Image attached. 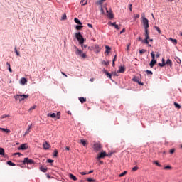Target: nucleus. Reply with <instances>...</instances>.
I'll return each instance as SVG.
<instances>
[{
    "label": "nucleus",
    "mask_w": 182,
    "mask_h": 182,
    "mask_svg": "<svg viewBox=\"0 0 182 182\" xmlns=\"http://www.w3.org/2000/svg\"><path fill=\"white\" fill-rule=\"evenodd\" d=\"M141 19L144 29H149V28H150V26L149 25V19L146 18V14H144V13L141 14Z\"/></svg>",
    "instance_id": "f257e3e1"
},
{
    "label": "nucleus",
    "mask_w": 182,
    "mask_h": 182,
    "mask_svg": "<svg viewBox=\"0 0 182 182\" xmlns=\"http://www.w3.org/2000/svg\"><path fill=\"white\" fill-rule=\"evenodd\" d=\"M74 49L75 50V55L80 56L82 59H86V55L82 50L79 49L76 46H74Z\"/></svg>",
    "instance_id": "f03ea898"
},
{
    "label": "nucleus",
    "mask_w": 182,
    "mask_h": 182,
    "mask_svg": "<svg viewBox=\"0 0 182 182\" xmlns=\"http://www.w3.org/2000/svg\"><path fill=\"white\" fill-rule=\"evenodd\" d=\"M29 97V95H16L14 96V99L16 100H19V102H22L25 100V99H28Z\"/></svg>",
    "instance_id": "7ed1b4c3"
},
{
    "label": "nucleus",
    "mask_w": 182,
    "mask_h": 182,
    "mask_svg": "<svg viewBox=\"0 0 182 182\" xmlns=\"http://www.w3.org/2000/svg\"><path fill=\"white\" fill-rule=\"evenodd\" d=\"M75 38L79 41L80 45H83V43H85V38H83V36H82L80 32L75 33Z\"/></svg>",
    "instance_id": "20e7f679"
},
{
    "label": "nucleus",
    "mask_w": 182,
    "mask_h": 182,
    "mask_svg": "<svg viewBox=\"0 0 182 182\" xmlns=\"http://www.w3.org/2000/svg\"><path fill=\"white\" fill-rule=\"evenodd\" d=\"M48 117H51L52 119L56 117V119L59 120V119H60V112H58L57 113H49L48 114Z\"/></svg>",
    "instance_id": "39448f33"
},
{
    "label": "nucleus",
    "mask_w": 182,
    "mask_h": 182,
    "mask_svg": "<svg viewBox=\"0 0 182 182\" xmlns=\"http://www.w3.org/2000/svg\"><path fill=\"white\" fill-rule=\"evenodd\" d=\"M105 10L107 12V18H109V19H113V18H114V15H113V11H112V9H107V7H105Z\"/></svg>",
    "instance_id": "423d86ee"
},
{
    "label": "nucleus",
    "mask_w": 182,
    "mask_h": 182,
    "mask_svg": "<svg viewBox=\"0 0 182 182\" xmlns=\"http://www.w3.org/2000/svg\"><path fill=\"white\" fill-rule=\"evenodd\" d=\"M95 151H102V144L100 142L94 144Z\"/></svg>",
    "instance_id": "0eeeda50"
},
{
    "label": "nucleus",
    "mask_w": 182,
    "mask_h": 182,
    "mask_svg": "<svg viewBox=\"0 0 182 182\" xmlns=\"http://www.w3.org/2000/svg\"><path fill=\"white\" fill-rule=\"evenodd\" d=\"M23 163L24 164H35V161L29 158H24Z\"/></svg>",
    "instance_id": "6e6552de"
},
{
    "label": "nucleus",
    "mask_w": 182,
    "mask_h": 182,
    "mask_svg": "<svg viewBox=\"0 0 182 182\" xmlns=\"http://www.w3.org/2000/svg\"><path fill=\"white\" fill-rule=\"evenodd\" d=\"M133 82H136V83H139V85H141V86H143V83H141V79H140V77H134L132 79Z\"/></svg>",
    "instance_id": "1a4fd4ad"
},
{
    "label": "nucleus",
    "mask_w": 182,
    "mask_h": 182,
    "mask_svg": "<svg viewBox=\"0 0 182 182\" xmlns=\"http://www.w3.org/2000/svg\"><path fill=\"white\" fill-rule=\"evenodd\" d=\"M107 154L106 152H101L97 156V160H99L100 159H105Z\"/></svg>",
    "instance_id": "9d476101"
},
{
    "label": "nucleus",
    "mask_w": 182,
    "mask_h": 182,
    "mask_svg": "<svg viewBox=\"0 0 182 182\" xmlns=\"http://www.w3.org/2000/svg\"><path fill=\"white\" fill-rule=\"evenodd\" d=\"M43 147L44 150H49V149H50V144H49L48 141H46L43 144Z\"/></svg>",
    "instance_id": "9b49d317"
},
{
    "label": "nucleus",
    "mask_w": 182,
    "mask_h": 182,
    "mask_svg": "<svg viewBox=\"0 0 182 182\" xmlns=\"http://www.w3.org/2000/svg\"><path fill=\"white\" fill-rule=\"evenodd\" d=\"M28 144H21L18 149L19 150H26L28 149Z\"/></svg>",
    "instance_id": "f8f14e48"
},
{
    "label": "nucleus",
    "mask_w": 182,
    "mask_h": 182,
    "mask_svg": "<svg viewBox=\"0 0 182 182\" xmlns=\"http://www.w3.org/2000/svg\"><path fill=\"white\" fill-rule=\"evenodd\" d=\"M125 71H126V68H124V66H120L119 68L117 73H124Z\"/></svg>",
    "instance_id": "ddd939ff"
},
{
    "label": "nucleus",
    "mask_w": 182,
    "mask_h": 182,
    "mask_svg": "<svg viewBox=\"0 0 182 182\" xmlns=\"http://www.w3.org/2000/svg\"><path fill=\"white\" fill-rule=\"evenodd\" d=\"M109 25L111 26H114L115 28V29H117L118 31L120 29V26H119V25L116 24V22H114V23L109 22Z\"/></svg>",
    "instance_id": "4468645a"
},
{
    "label": "nucleus",
    "mask_w": 182,
    "mask_h": 182,
    "mask_svg": "<svg viewBox=\"0 0 182 182\" xmlns=\"http://www.w3.org/2000/svg\"><path fill=\"white\" fill-rule=\"evenodd\" d=\"M68 176L69 178L71 179V180H73L74 181H77V178H76V176H75L72 173H69L68 174Z\"/></svg>",
    "instance_id": "2eb2a0df"
},
{
    "label": "nucleus",
    "mask_w": 182,
    "mask_h": 182,
    "mask_svg": "<svg viewBox=\"0 0 182 182\" xmlns=\"http://www.w3.org/2000/svg\"><path fill=\"white\" fill-rule=\"evenodd\" d=\"M32 128V124H30L28 126V129L26 130V132L24 134V136H26V134H29V133L31 132V129Z\"/></svg>",
    "instance_id": "dca6fc26"
},
{
    "label": "nucleus",
    "mask_w": 182,
    "mask_h": 182,
    "mask_svg": "<svg viewBox=\"0 0 182 182\" xmlns=\"http://www.w3.org/2000/svg\"><path fill=\"white\" fill-rule=\"evenodd\" d=\"M145 31V39H150V36L149 35V29H144Z\"/></svg>",
    "instance_id": "f3484780"
},
{
    "label": "nucleus",
    "mask_w": 182,
    "mask_h": 182,
    "mask_svg": "<svg viewBox=\"0 0 182 182\" xmlns=\"http://www.w3.org/2000/svg\"><path fill=\"white\" fill-rule=\"evenodd\" d=\"M165 63L166 65H168V66H170V68H172L173 66V62L170 59H168Z\"/></svg>",
    "instance_id": "a211bd4d"
},
{
    "label": "nucleus",
    "mask_w": 182,
    "mask_h": 182,
    "mask_svg": "<svg viewBox=\"0 0 182 182\" xmlns=\"http://www.w3.org/2000/svg\"><path fill=\"white\" fill-rule=\"evenodd\" d=\"M104 73H105L107 77H109V79H112V74L107 72V70H104Z\"/></svg>",
    "instance_id": "6ab92c4d"
},
{
    "label": "nucleus",
    "mask_w": 182,
    "mask_h": 182,
    "mask_svg": "<svg viewBox=\"0 0 182 182\" xmlns=\"http://www.w3.org/2000/svg\"><path fill=\"white\" fill-rule=\"evenodd\" d=\"M40 170L43 173H46V171H48V167H46V166H41V167H40Z\"/></svg>",
    "instance_id": "aec40b11"
},
{
    "label": "nucleus",
    "mask_w": 182,
    "mask_h": 182,
    "mask_svg": "<svg viewBox=\"0 0 182 182\" xmlns=\"http://www.w3.org/2000/svg\"><path fill=\"white\" fill-rule=\"evenodd\" d=\"M156 63H157V61L156 60H151L149 64L150 68H153L154 65H156Z\"/></svg>",
    "instance_id": "412c9836"
},
{
    "label": "nucleus",
    "mask_w": 182,
    "mask_h": 182,
    "mask_svg": "<svg viewBox=\"0 0 182 182\" xmlns=\"http://www.w3.org/2000/svg\"><path fill=\"white\" fill-rule=\"evenodd\" d=\"M105 49H106V50H105V53H110L111 48L108 46H105Z\"/></svg>",
    "instance_id": "4be33fe9"
},
{
    "label": "nucleus",
    "mask_w": 182,
    "mask_h": 182,
    "mask_svg": "<svg viewBox=\"0 0 182 182\" xmlns=\"http://www.w3.org/2000/svg\"><path fill=\"white\" fill-rule=\"evenodd\" d=\"M0 130H1V132H5L6 133H11V130H9L8 129L1 128L0 127Z\"/></svg>",
    "instance_id": "5701e85b"
},
{
    "label": "nucleus",
    "mask_w": 182,
    "mask_h": 182,
    "mask_svg": "<svg viewBox=\"0 0 182 182\" xmlns=\"http://www.w3.org/2000/svg\"><path fill=\"white\" fill-rule=\"evenodd\" d=\"M169 41H171L172 42V43H173V45H177V40L176 39L170 38Z\"/></svg>",
    "instance_id": "b1692460"
},
{
    "label": "nucleus",
    "mask_w": 182,
    "mask_h": 182,
    "mask_svg": "<svg viewBox=\"0 0 182 182\" xmlns=\"http://www.w3.org/2000/svg\"><path fill=\"white\" fill-rule=\"evenodd\" d=\"M0 156H5V150L3 148H0Z\"/></svg>",
    "instance_id": "393cba45"
},
{
    "label": "nucleus",
    "mask_w": 182,
    "mask_h": 182,
    "mask_svg": "<svg viewBox=\"0 0 182 182\" xmlns=\"http://www.w3.org/2000/svg\"><path fill=\"white\" fill-rule=\"evenodd\" d=\"M26 82H28V80H26V78H21V85H25Z\"/></svg>",
    "instance_id": "a878e982"
},
{
    "label": "nucleus",
    "mask_w": 182,
    "mask_h": 182,
    "mask_svg": "<svg viewBox=\"0 0 182 182\" xmlns=\"http://www.w3.org/2000/svg\"><path fill=\"white\" fill-rule=\"evenodd\" d=\"M74 22H75V23H77L78 25H82V22L78 18H75Z\"/></svg>",
    "instance_id": "bb28decb"
},
{
    "label": "nucleus",
    "mask_w": 182,
    "mask_h": 182,
    "mask_svg": "<svg viewBox=\"0 0 182 182\" xmlns=\"http://www.w3.org/2000/svg\"><path fill=\"white\" fill-rule=\"evenodd\" d=\"M78 99H79L80 103H85V97H80Z\"/></svg>",
    "instance_id": "cd10ccee"
},
{
    "label": "nucleus",
    "mask_w": 182,
    "mask_h": 182,
    "mask_svg": "<svg viewBox=\"0 0 182 182\" xmlns=\"http://www.w3.org/2000/svg\"><path fill=\"white\" fill-rule=\"evenodd\" d=\"M174 106H175V107H176V109H181V105H180L177 102H174Z\"/></svg>",
    "instance_id": "c85d7f7f"
},
{
    "label": "nucleus",
    "mask_w": 182,
    "mask_h": 182,
    "mask_svg": "<svg viewBox=\"0 0 182 182\" xmlns=\"http://www.w3.org/2000/svg\"><path fill=\"white\" fill-rule=\"evenodd\" d=\"M95 49L97 53L100 52V48H99V45H95Z\"/></svg>",
    "instance_id": "c756f323"
},
{
    "label": "nucleus",
    "mask_w": 182,
    "mask_h": 182,
    "mask_svg": "<svg viewBox=\"0 0 182 182\" xmlns=\"http://www.w3.org/2000/svg\"><path fill=\"white\" fill-rule=\"evenodd\" d=\"M127 174V171H124L122 173L119 175V177H124V176H126Z\"/></svg>",
    "instance_id": "7c9ffc66"
},
{
    "label": "nucleus",
    "mask_w": 182,
    "mask_h": 182,
    "mask_svg": "<svg viewBox=\"0 0 182 182\" xmlns=\"http://www.w3.org/2000/svg\"><path fill=\"white\" fill-rule=\"evenodd\" d=\"M82 28H83L82 25L76 26L75 29H77V31H80Z\"/></svg>",
    "instance_id": "2f4dec72"
},
{
    "label": "nucleus",
    "mask_w": 182,
    "mask_h": 182,
    "mask_svg": "<svg viewBox=\"0 0 182 182\" xmlns=\"http://www.w3.org/2000/svg\"><path fill=\"white\" fill-rule=\"evenodd\" d=\"M154 164H156V166H158V167H161V164H159V161H154Z\"/></svg>",
    "instance_id": "473e14b6"
},
{
    "label": "nucleus",
    "mask_w": 182,
    "mask_h": 182,
    "mask_svg": "<svg viewBox=\"0 0 182 182\" xmlns=\"http://www.w3.org/2000/svg\"><path fill=\"white\" fill-rule=\"evenodd\" d=\"M106 0H99L97 4V5H102Z\"/></svg>",
    "instance_id": "72a5a7b5"
},
{
    "label": "nucleus",
    "mask_w": 182,
    "mask_h": 182,
    "mask_svg": "<svg viewBox=\"0 0 182 182\" xmlns=\"http://www.w3.org/2000/svg\"><path fill=\"white\" fill-rule=\"evenodd\" d=\"M80 4H82V6L87 5V1L81 0Z\"/></svg>",
    "instance_id": "f704fd0d"
},
{
    "label": "nucleus",
    "mask_w": 182,
    "mask_h": 182,
    "mask_svg": "<svg viewBox=\"0 0 182 182\" xmlns=\"http://www.w3.org/2000/svg\"><path fill=\"white\" fill-rule=\"evenodd\" d=\"M151 56L152 60H154V59H156V55H154V52L151 53Z\"/></svg>",
    "instance_id": "c9c22d12"
},
{
    "label": "nucleus",
    "mask_w": 182,
    "mask_h": 182,
    "mask_svg": "<svg viewBox=\"0 0 182 182\" xmlns=\"http://www.w3.org/2000/svg\"><path fill=\"white\" fill-rule=\"evenodd\" d=\"M80 141L82 146H86V141H85V139H80Z\"/></svg>",
    "instance_id": "e433bc0d"
},
{
    "label": "nucleus",
    "mask_w": 182,
    "mask_h": 182,
    "mask_svg": "<svg viewBox=\"0 0 182 182\" xmlns=\"http://www.w3.org/2000/svg\"><path fill=\"white\" fill-rule=\"evenodd\" d=\"M7 164H9V166H15V164L11 161H7Z\"/></svg>",
    "instance_id": "4c0bfd02"
},
{
    "label": "nucleus",
    "mask_w": 182,
    "mask_h": 182,
    "mask_svg": "<svg viewBox=\"0 0 182 182\" xmlns=\"http://www.w3.org/2000/svg\"><path fill=\"white\" fill-rule=\"evenodd\" d=\"M139 18H140V14H135L134 16V21H136V19H139Z\"/></svg>",
    "instance_id": "58836bf2"
},
{
    "label": "nucleus",
    "mask_w": 182,
    "mask_h": 182,
    "mask_svg": "<svg viewBox=\"0 0 182 182\" xmlns=\"http://www.w3.org/2000/svg\"><path fill=\"white\" fill-rule=\"evenodd\" d=\"M87 181H88V182H95V181H96V180H95L93 178H87Z\"/></svg>",
    "instance_id": "ea45409f"
},
{
    "label": "nucleus",
    "mask_w": 182,
    "mask_h": 182,
    "mask_svg": "<svg viewBox=\"0 0 182 182\" xmlns=\"http://www.w3.org/2000/svg\"><path fill=\"white\" fill-rule=\"evenodd\" d=\"M143 43H146V45H149V39L145 38L142 41Z\"/></svg>",
    "instance_id": "a19ab883"
},
{
    "label": "nucleus",
    "mask_w": 182,
    "mask_h": 182,
    "mask_svg": "<svg viewBox=\"0 0 182 182\" xmlns=\"http://www.w3.org/2000/svg\"><path fill=\"white\" fill-rule=\"evenodd\" d=\"M155 29L159 33H161V30H160V28H159L158 26H155Z\"/></svg>",
    "instance_id": "79ce46f5"
},
{
    "label": "nucleus",
    "mask_w": 182,
    "mask_h": 182,
    "mask_svg": "<svg viewBox=\"0 0 182 182\" xmlns=\"http://www.w3.org/2000/svg\"><path fill=\"white\" fill-rule=\"evenodd\" d=\"M102 65H105V66H108V65H109V61L106 62V61H105V60H102Z\"/></svg>",
    "instance_id": "37998d69"
},
{
    "label": "nucleus",
    "mask_w": 182,
    "mask_h": 182,
    "mask_svg": "<svg viewBox=\"0 0 182 182\" xmlns=\"http://www.w3.org/2000/svg\"><path fill=\"white\" fill-rule=\"evenodd\" d=\"M35 109H36V105H34V106L30 107L29 112H32V110H35Z\"/></svg>",
    "instance_id": "c03bdc74"
},
{
    "label": "nucleus",
    "mask_w": 182,
    "mask_h": 182,
    "mask_svg": "<svg viewBox=\"0 0 182 182\" xmlns=\"http://www.w3.org/2000/svg\"><path fill=\"white\" fill-rule=\"evenodd\" d=\"M164 170H171V167L170 166H166L164 168Z\"/></svg>",
    "instance_id": "a18cd8bd"
},
{
    "label": "nucleus",
    "mask_w": 182,
    "mask_h": 182,
    "mask_svg": "<svg viewBox=\"0 0 182 182\" xmlns=\"http://www.w3.org/2000/svg\"><path fill=\"white\" fill-rule=\"evenodd\" d=\"M15 52H16V55H17V56H21V54H19V52H18V50L16 49V47L14 48Z\"/></svg>",
    "instance_id": "49530a36"
},
{
    "label": "nucleus",
    "mask_w": 182,
    "mask_h": 182,
    "mask_svg": "<svg viewBox=\"0 0 182 182\" xmlns=\"http://www.w3.org/2000/svg\"><path fill=\"white\" fill-rule=\"evenodd\" d=\"M176 151V149H170V151H169V153L171 154H173V153Z\"/></svg>",
    "instance_id": "de8ad7c7"
},
{
    "label": "nucleus",
    "mask_w": 182,
    "mask_h": 182,
    "mask_svg": "<svg viewBox=\"0 0 182 182\" xmlns=\"http://www.w3.org/2000/svg\"><path fill=\"white\" fill-rule=\"evenodd\" d=\"M6 117H9V114L6 115V114H4V115H1V119H5Z\"/></svg>",
    "instance_id": "09e8293b"
},
{
    "label": "nucleus",
    "mask_w": 182,
    "mask_h": 182,
    "mask_svg": "<svg viewBox=\"0 0 182 182\" xmlns=\"http://www.w3.org/2000/svg\"><path fill=\"white\" fill-rule=\"evenodd\" d=\"M66 14H64L63 16H62V21H66Z\"/></svg>",
    "instance_id": "8fccbe9b"
},
{
    "label": "nucleus",
    "mask_w": 182,
    "mask_h": 182,
    "mask_svg": "<svg viewBox=\"0 0 182 182\" xmlns=\"http://www.w3.org/2000/svg\"><path fill=\"white\" fill-rule=\"evenodd\" d=\"M139 53H140L141 55H143V53H146V50H144V49L141 50L139 51Z\"/></svg>",
    "instance_id": "3c124183"
},
{
    "label": "nucleus",
    "mask_w": 182,
    "mask_h": 182,
    "mask_svg": "<svg viewBox=\"0 0 182 182\" xmlns=\"http://www.w3.org/2000/svg\"><path fill=\"white\" fill-rule=\"evenodd\" d=\"M159 65L163 68L164 66H166V63H159Z\"/></svg>",
    "instance_id": "603ef678"
},
{
    "label": "nucleus",
    "mask_w": 182,
    "mask_h": 182,
    "mask_svg": "<svg viewBox=\"0 0 182 182\" xmlns=\"http://www.w3.org/2000/svg\"><path fill=\"white\" fill-rule=\"evenodd\" d=\"M54 157H58V150L54 151Z\"/></svg>",
    "instance_id": "864d4df0"
},
{
    "label": "nucleus",
    "mask_w": 182,
    "mask_h": 182,
    "mask_svg": "<svg viewBox=\"0 0 182 182\" xmlns=\"http://www.w3.org/2000/svg\"><path fill=\"white\" fill-rule=\"evenodd\" d=\"M137 170H139V167H137V166L132 168L133 171H137Z\"/></svg>",
    "instance_id": "5fc2aeb1"
},
{
    "label": "nucleus",
    "mask_w": 182,
    "mask_h": 182,
    "mask_svg": "<svg viewBox=\"0 0 182 182\" xmlns=\"http://www.w3.org/2000/svg\"><path fill=\"white\" fill-rule=\"evenodd\" d=\"M146 73H147V75H153V72H151V70H146Z\"/></svg>",
    "instance_id": "6e6d98bb"
},
{
    "label": "nucleus",
    "mask_w": 182,
    "mask_h": 182,
    "mask_svg": "<svg viewBox=\"0 0 182 182\" xmlns=\"http://www.w3.org/2000/svg\"><path fill=\"white\" fill-rule=\"evenodd\" d=\"M81 46H82V49L87 48V45L81 44Z\"/></svg>",
    "instance_id": "4d7b16f0"
},
{
    "label": "nucleus",
    "mask_w": 182,
    "mask_h": 182,
    "mask_svg": "<svg viewBox=\"0 0 182 182\" xmlns=\"http://www.w3.org/2000/svg\"><path fill=\"white\" fill-rule=\"evenodd\" d=\"M132 9H133V5L129 4V11L132 12Z\"/></svg>",
    "instance_id": "13d9d810"
},
{
    "label": "nucleus",
    "mask_w": 182,
    "mask_h": 182,
    "mask_svg": "<svg viewBox=\"0 0 182 182\" xmlns=\"http://www.w3.org/2000/svg\"><path fill=\"white\" fill-rule=\"evenodd\" d=\"M80 174H81L82 176H86V174H87V173L80 172Z\"/></svg>",
    "instance_id": "bf43d9fd"
},
{
    "label": "nucleus",
    "mask_w": 182,
    "mask_h": 182,
    "mask_svg": "<svg viewBox=\"0 0 182 182\" xmlns=\"http://www.w3.org/2000/svg\"><path fill=\"white\" fill-rule=\"evenodd\" d=\"M117 58V55H115L114 59L112 60V62H116Z\"/></svg>",
    "instance_id": "052dcab7"
},
{
    "label": "nucleus",
    "mask_w": 182,
    "mask_h": 182,
    "mask_svg": "<svg viewBox=\"0 0 182 182\" xmlns=\"http://www.w3.org/2000/svg\"><path fill=\"white\" fill-rule=\"evenodd\" d=\"M124 32H126V29L125 28H124V29H122V31H120V35H122V33H123Z\"/></svg>",
    "instance_id": "680f3d73"
},
{
    "label": "nucleus",
    "mask_w": 182,
    "mask_h": 182,
    "mask_svg": "<svg viewBox=\"0 0 182 182\" xmlns=\"http://www.w3.org/2000/svg\"><path fill=\"white\" fill-rule=\"evenodd\" d=\"M47 161L48 163H53V160L52 159H48Z\"/></svg>",
    "instance_id": "e2e57ef3"
},
{
    "label": "nucleus",
    "mask_w": 182,
    "mask_h": 182,
    "mask_svg": "<svg viewBox=\"0 0 182 182\" xmlns=\"http://www.w3.org/2000/svg\"><path fill=\"white\" fill-rule=\"evenodd\" d=\"M100 11H101L102 14H105V11H103V7L102 6H101Z\"/></svg>",
    "instance_id": "0e129e2a"
},
{
    "label": "nucleus",
    "mask_w": 182,
    "mask_h": 182,
    "mask_svg": "<svg viewBox=\"0 0 182 182\" xmlns=\"http://www.w3.org/2000/svg\"><path fill=\"white\" fill-rule=\"evenodd\" d=\"M138 41H140L141 42H143V38H141V37H139Z\"/></svg>",
    "instance_id": "69168bd1"
},
{
    "label": "nucleus",
    "mask_w": 182,
    "mask_h": 182,
    "mask_svg": "<svg viewBox=\"0 0 182 182\" xmlns=\"http://www.w3.org/2000/svg\"><path fill=\"white\" fill-rule=\"evenodd\" d=\"M87 26H88V28H93V26H92V24H90V23H88V24H87Z\"/></svg>",
    "instance_id": "338daca9"
},
{
    "label": "nucleus",
    "mask_w": 182,
    "mask_h": 182,
    "mask_svg": "<svg viewBox=\"0 0 182 182\" xmlns=\"http://www.w3.org/2000/svg\"><path fill=\"white\" fill-rule=\"evenodd\" d=\"M9 71L12 73V68H11V67H9Z\"/></svg>",
    "instance_id": "774afa93"
}]
</instances>
